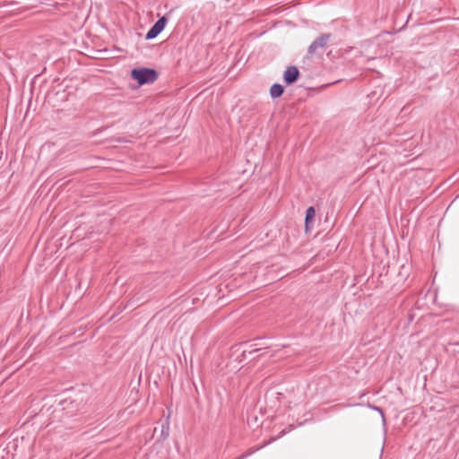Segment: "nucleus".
<instances>
[{
  "label": "nucleus",
  "instance_id": "obj_1",
  "mask_svg": "<svg viewBox=\"0 0 459 459\" xmlns=\"http://www.w3.org/2000/svg\"><path fill=\"white\" fill-rule=\"evenodd\" d=\"M131 77L140 85L154 82L158 79V73L152 68H135L131 71Z\"/></svg>",
  "mask_w": 459,
  "mask_h": 459
},
{
  "label": "nucleus",
  "instance_id": "obj_2",
  "mask_svg": "<svg viewBox=\"0 0 459 459\" xmlns=\"http://www.w3.org/2000/svg\"><path fill=\"white\" fill-rule=\"evenodd\" d=\"M331 39V33L321 34L310 44L307 48V54L313 56L317 54L319 50L325 49Z\"/></svg>",
  "mask_w": 459,
  "mask_h": 459
},
{
  "label": "nucleus",
  "instance_id": "obj_3",
  "mask_svg": "<svg viewBox=\"0 0 459 459\" xmlns=\"http://www.w3.org/2000/svg\"><path fill=\"white\" fill-rule=\"evenodd\" d=\"M299 75V69L294 65H290L284 71L283 80L287 85H290L298 81Z\"/></svg>",
  "mask_w": 459,
  "mask_h": 459
},
{
  "label": "nucleus",
  "instance_id": "obj_4",
  "mask_svg": "<svg viewBox=\"0 0 459 459\" xmlns=\"http://www.w3.org/2000/svg\"><path fill=\"white\" fill-rule=\"evenodd\" d=\"M284 92V87L281 84L274 83L270 89V95L273 99L281 97Z\"/></svg>",
  "mask_w": 459,
  "mask_h": 459
},
{
  "label": "nucleus",
  "instance_id": "obj_5",
  "mask_svg": "<svg viewBox=\"0 0 459 459\" xmlns=\"http://www.w3.org/2000/svg\"><path fill=\"white\" fill-rule=\"evenodd\" d=\"M316 215V211L313 206H310L306 211V218H305V223L306 227L308 228V224L314 220Z\"/></svg>",
  "mask_w": 459,
  "mask_h": 459
},
{
  "label": "nucleus",
  "instance_id": "obj_6",
  "mask_svg": "<svg viewBox=\"0 0 459 459\" xmlns=\"http://www.w3.org/2000/svg\"><path fill=\"white\" fill-rule=\"evenodd\" d=\"M162 30L156 27L154 24L152 26V28L148 30V32L145 35L146 39H152L156 38Z\"/></svg>",
  "mask_w": 459,
  "mask_h": 459
},
{
  "label": "nucleus",
  "instance_id": "obj_7",
  "mask_svg": "<svg viewBox=\"0 0 459 459\" xmlns=\"http://www.w3.org/2000/svg\"><path fill=\"white\" fill-rule=\"evenodd\" d=\"M162 30L156 27L154 24L152 26V28L148 30V32L145 35L146 39H152L156 38Z\"/></svg>",
  "mask_w": 459,
  "mask_h": 459
},
{
  "label": "nucleus",
  "instance_id": "obj_8",
  "mask_svg": "<svg viewBox=\"0 0 459 459\" xmlns=\"http://www.w3.org/2000/svg\"><path fill=\"white\" fill-rule=\"evenodd\" d=\"M162 30L156 27L154 24L152 26V28L148 30V32L145 35L146 39H152L156 38Z\"/></svg>",
  "mask_w": 459,
  "mask_h": 459
},
{
  "label": "nucleus",
  "instance_id": "obj_9",
  "mask_svg": "<svg viewBox=\"0 0 459 459\" xmlns=\"http://www.w3.org/2000/svg\"><path fill=\"white\" fill-rule=\"evenodd\" d=\"M161 438L165 440L169 436V422H165L161 425Z\"/></svg>",
  "mask_w": 459,
  "mask_h": 459
},
{
  "label": "nucleus",
  "instance_id": "obj_10",
  "mask_svg": "<svg viewBox=\"0 0 459 459\" xmlns=\"http://www.w3.org/2000/svg\"><path fill=\"white\" fill-rule=\"evenodd\" d=\"M167 22H168V18H167V16H166V15H164V16L160 17V19H159V20L154 23V25H155L156 27H158L159 29H160L161 30H164V28H165V26H166V24H167Z\"/></svg>",
  "mask_w": 459,
  "mask_h": 459
},
{
  "label": "nucleus",
  "instance_id": "obj_11",
  "mask_svg": "<svg viewBox=\"0 0 459 459\" xmlns=\"http://www.w3.org/2000/svg\"><path fill=\"white\" fill-rule=\"evenodd\" d=\"M428 294L433 298L434 302H437V289H428Z\"/></svg>",
  "mask_w": 459,
  "mask_h": 459
},
{
  "label": "nucleus",
  "instance_id": "obj_12",
  "mask_svg": "<svg viewBox=\"0 0 459 459\" xmlns=\"http://www.w3.org/2000/svg\"><path fill=\"white\" fill-rule=\"evenodd\" d=\"M370 407H371L373 410H375V411H378V412L381 414V416L383 417V419L385 420L384 411H383V410H382L380 407H377V406H376V405H372V406H370Z\"/></svg>",
  "mask_w": 459,
  "mask_h": 459
},
{
  "label": "nucleus",
  "instance_id": "obj_13",
  "mask_svg": "<svg viewBox=\"0 0 459 459\" xmlns=\"http://www.w3.org/2000/svg\"><path fill=\"white\" fill-rule=\"evenodd\" d=\"M259 351V350H258V349H256V350H254V351H249L248 353H249V354H252V353H254V352H255V351Z\"/></svg>",
  "mask_w": 459,
  "mask_h": 459
},
{
  "label": "nucleus",
  "instance_id": "obj_14",
  "mask_svg": "<svg viewBox=\"0 0 459 459\" xmlns=\"http://www.w3.org/2000/svg\"><path fill=\"white\" fill-rule=\"evenodd\" d=\"M287 432H288V431H285V430H284V431H282L281 436L285 435Z\"/></svg>",
  "mask_w": 459,
  "mask_h": 459
},
{
  "label": "nucleus",
  "instance_id": "obj_15",
  "mask_svg": "<svg viewBox=\"0 0 459 459\" xmlns=\"http://www.w3.org/2000/svg\"><path fill=\"white\" fill-rule=\"evenodd\" d=\"M247 351H243V355L246 357Z\"/></svg>",
  "mask_w": 459,
  "mask_h": 459
}]
</instances>
